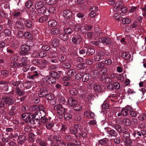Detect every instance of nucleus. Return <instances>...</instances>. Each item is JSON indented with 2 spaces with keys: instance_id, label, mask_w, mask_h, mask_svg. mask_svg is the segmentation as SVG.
Returning <instances> with one entry per match:
<instances>
[{
  "instance_id": "1",
  "label": "nucleus",
  "mask_w": 146,
  "mask_h": 146,
  "mask_svg": "<svg viewBox=\"0 0 146 146\" xmlns=\"http://www.w3.org/2000/svg\"><path fill=\"white\" fill-rule=\"evenodd\" d=\"M68 105L74 107V110L76 111H80L82 109L81 106L78 104L77 101L73 97L69 98L67 101Z\"/></svg>"
},
{
  "instance_id": "2",
  "label": "nucleus",
  "mask_w": 146,
  "mask_h": 146,
  "mask_svg": "<svg viewBox=\"0 0 146 146\" xmlns=\"http://www.w3.org/2000/svg\"><path fill=\"white\" fill-rule=\"evenodd\" d=\"M31 41H27L26 44L22 45L21 47V50L20 54L22 55H27L30 52V46L29 45Z\"/></svg>"
},
{
  "instance_id": "3",
  "label": "nucleus",
  "mask_w": 146,
  "mask_h": 146,
  "mask_svg": "<svg viewBox=\"0 0 146 146\" xmlns=\"http://www.w3.org/2000/svg\"><path fill=\"white\" fill-rule=\"evenodd\" d=\"M36 116V114L31 113L30 115L28 116L24 120L26 122L30 123L31 126L34 125L36 122H38L37 120L35 118Z\"/></svg>"
},
{
  "instance_id": "4",
  "label": "nucleus",
  "mask_w": 146,
  "mask_h": 146,
  "mask_svg": "<svg viewBox=\"0 0 146 146\" xmlns=\"http://www.w3.org/2000/svg\"><path fill=\"white\" fill-rule=\"evenodd\" d=\"M54 110L57 111V113L61 116V117H62L64 113L66 112V110L62 106L59 104H57L54 107Z\"/></svg>"
},
{
  "instance_id": "5",
  "label": "nucleus",
  "mask_w": 146,
  "mask_h": 146,
  "mask_svg": "<svg viewBox=\"0 0 146 146\" xmlns=\"http://www.w3.org/2000/svg\"><path fill=\"white\" fill-rule=\"evenodd\" d=\"M78 129H79L80 131H82L83 130V127L80 125L76 124L74 125V127L70 129V133L75 135V136L77 138L79 136L75 135V134L77 133Z\"/></svg>"
},
{
  "instance_id": "6",
  "label": "nucleus",
  "mask_w": 146,
  "mask_h": 146,
  "mask_svg": "<svg viewBox=\"0 0 146 146\" xmlns=\"http://www.w3.org/2000/svg\"><path fill=\"white\" fill-rule=\"evenodd\" d=\"M104 129L109 137H111L112 136L116 137L117 136V133L113 129H111L108 127H105Z\"/></svg>"
},
{
  "instance_id": "7",
  "label": "nucleus",
  "mask_w": 146,
  "mask_h": 146,
  "mask_svg": "<svg viewBox=\"0 0 146 146\" xmlns=\"http://www.w3.org/2000/svg\"><path fill=\"white\" fill-rule=\"evenodd\" d=\"M42 80L49 84L54 83L56 82V79L52 77L51 76H46L42 78Z\"/></svg>"
},
{
  "instance_id": "8",
  "label": "nucleus",
  "mask_w": 146,
  "mask_h": 146,
  "mask_svg": "<svg viewBox=\"0 0 146 146\" xmlns=\"http://www.w3.org/2000/svg\"><path fill=\"white\" fill-rule=\"evenodd\" d=\"M38 11L40 14L43 15L45 16H48L50 14L49 11L46 9L44 6L38 9Z\"/></svg>"
},
{
  "instance_id": "9",
  "label": "nucleus",
  "mask_w": 146,
  "mask_h": 146,
  "mask_svg": "<svg viewBox=\"0 0 146 146\" xmlns=\"http://www.w3.org/2000/svg\"><path fill=\"white\" fill-rule=\"evenodd\" d=\"M76 73L75 70L73 69H70L69 70L67 73L68 76L64 77L63 78V80H68L71 79V77L74 75Z\"/></svg>"
},
{
  "instance_id": "10",
  "label": "nucleus",
  "mask_w": 146,
  "mask_h": 146,
  "mask_svg": "<svg viewBox=\"0 0 146 146\" xmlns=\"http://www.w3.org/2000/svg\"><path fill=\"white\" fill-rule=\"evenodd\" d=\"M81 40V36L80 35H75L72 39V42L74 44H79Z\"/></svg>"
},
{
  "instance_id": "11",
  "label": "nucleus",
  "mask_w": 146,
  "mask_h": 146,
  "mask_svg": "<svg viewBox=\"0 0 146 146\" xmlns=\"http://www.w3.org/2000/svg\"><path fill=\"white\" fill-rule=\"evenodd\" d=\"M85 88V86H82L80 87L79 90V91H78V94L79 97L82 98L84 100L85 99L86 96L84 92Z\"/></svg>"
},
{
  "instance_id": "12",
  "label": "nucleus",
  "mask_w": 146,
  "mask_h": 146,
  "mask_svg": "<svg viewBox=\"0 0 146 146\" xmlns=\"http://www.w3.org/2000/svg\"><path fill=\"white\" fill-rule=\"evenodd\" d=\"M110 125L112 127H114L119 133L121 132V128L120 125L117 124L115 121H112L110 123Z\"/></svg>"
},
{
  "instance_id": "13",
  "label": "nucleus",
  "mask_w": 146,
  "mask_h": 146,
  "mask_svg": "<svg viewBox=\"0 0 146 146\" xmlns=\"http://www.w3.org/2000/svg\"><path fill=\"white\" fill-rule=\"evenodd\" d=\"M2 102H4L5 104L8 105H11L15 102V100H13L9 97H4L2 98Z\"/></svg>"
},
{
  "instance_id": "14",
  "label": "nucleus",
  "mask_w": 146,
  "mask_h": 146,
  "mask_svg": "<svg viewBox=\"0 0 146 146\" xmlns=\"http://www.w3.org/2000/svg\"><path fill=\"white\" fill-rule=\"evenodd\" d=\"M39 113H42V115H40L41 118V122L43 123H47L48 122L47 118L45 117L42 118L45 115V113L44 111V108L42 110H40L38 112V114Z\"/></svg>"
},
{
  "instance_id": "15",
  "label": "nucleus",
  "mask_w": 146,
  "mask_h": 146,
  "mask_svg": "<svg viewBox=\"0 0 146 146\" xmlns=\"http://www.w3.org/2000/svg\"><path fill=\"white\" fill-rule=\"evenodd\" d=\"M47 90L44 88H42L40 89L38 92V95L40 97H43L45 96L47 93Z\"/></svg>"
},
{
  "instance_id": "16",
  "label": "nucleus",
  "mask_w": 146,
  "mask_h": 146,
  "mask_svg": "<svg viewBox=\"0 0 146 146\" xmlns=\"http://www.w3.org/2000/svg\"><path fill=\"white\" fill-rule=\"evenodd\" d=\"M63 16L66 19H70L72 17V13L69 10H65L63 12Z\"/></svg>"
},
{
  "instance_id": "17",
  "label": "nucleus",
  "mask_w": 146,
  "mask_h": 146,
  "mask_svg": "<svg viewBox=\"0 0 146 146\" xmlns=\"http://www.w3.org/2000/svg\"><path fill=\"white\" fill-rule=\"evenodd\" d=\"M61 139L62 138L60 136L58 135H55L54 137V140L56 141V143H51V146H58V143L60 142Z\"/></svg>"
},
{
  "instance_id": "18",
  "label": "nucleus",
  "mask_w": 146,
  "mask_h": 146,
  "mask_svg": "<svg viewBox=\"0 0 146 146\" xmlns=\"http://www.w3.org/2000/svg\"><path fill=\"white\" fill-rule=\"evenodd\" d=\"M101 42L105 43L107 45H111V41L110 39L107 37H102L100 38Z\"/></svg>"
},
{
  "instance_id": "19",
  "label": "nucleus",
  "mask_w": 146,
  "mask_h": 146,
  "mask_svg": "<svg viewBox=\"0 0 146 146\" xmlns=\"http://www.w3.org/2000/svg\"><path fill=\"white\" fill-rule=\"evenodd\" d=\"M124 5L123 3L119 1L116 3L114 7V11L115 12L118 11Z\"/></svg>"
},
{
  "instance_id": "20",
  "label": "nucleus",
  "mask_w": 146,
  "mask_h": 146,
  "mask_svg": "<svg viewBox=\"0 0 146 146\" xmlns=\"http://www.w3.org/2000/svg\"><path fill=\"white\" fill-rule=\"evenodd\" d=\"M129 114V112L125 109L124 108H123L120 112H118L117 115L118 117H120L122 115L123 116H127Z\"/></svg>"
},
{
  "instance_id": "21",
  "label": "nucleus",
  "mask_w": 146,
  "mask_h": 146,
  "mask_svg": "<svg viewBox=\"0 0 146 146\" xmlns=\"http://www.w3.org/2000/svg\"><path fill=\"white\" fill-rule=\"evenodd\" d=\"M25 25L28 28H30L32 27V23L30 20L25 19H22Z\"/></svg>"
},
{
  "instance_id": "22",
  "label": "nucleus",
  "mask_w": 146,
  "mask_h": 146,
  "mask_svg": "<svg viewBox=\"0 0 146 146\" xmlns=\"http://www.w3.org/2000/svg\"><path fill=\"white\" fill-rule=\"evenodd\" d=\"M100 78L102 79L103 81L107 83H110L112 81V79L110 77H107L105 75L102 76Z\"/></svg>"
},
{
  "instance_id": "23",
  "label": "nucleus",
  "mask_w": 146,
  "mask_h": 146,
  "mask_svg": "<svg viewBox=\"0 0 146 146\" xmlns=\"http://www.w3.org/2000/svg\"><path fill=\"white\" fill-rule=\"evenodd\" d=\"M94 89L96 93H102L103 92L100 86L99 85H95L94 86Z\"/></svg>"
},
{
  "instance_id": "24",
  "label": "nucleus",
  "mask_w": 146,
  "mask_h": 146,
  "mask_svg": "<svg viewBox=\"0 0 146 146\" xmlns=\"http://www.w3.org/2000/svg\"><path fill=\"white\" fill-rule=\"evenodd\" d=\"M21 62L19 63L20 66H26L28 62V59L27 57H23L21 60Z\"/></svg>"
},
{
  "instance_id": "25",
  "label": "nucleus",
  "mask_w": 146,
  "mask_h": 146,
  "mask_svg": "<svg viewBox=\"0 0 146 146\" xmlns=\"http://www.w3.org/2000/svg\"><path fill=\"white\" fill-rule=\"evenodd\" d=\"M18 139L19 141L18 142L19 144L22 145L27 140L26 137L24 135H19L18 137Z\"/></svg>"
},
{
  "instance_id": "26",
  "label": "nucleus",
  "mask_w": 146,
  "mask_h": 146,
  "mask_svg": "<svg viewBox=\"0 0 146 146\" xmlns=\"http://www.w3.org/2000/svg\"><path fill=\"white\" fill-rule=\"evenodd\" d=\"M48 64V62L45 60H42L41 62L39 63L38 66L42 68H44Z\"/></svg>"
},
{
  "instance_id": "27",
  "label": "nucleus",
  "mask_w": 146,
  "mask_h": 146,
  "mask_svg": "<svg viewBox=\"0 0 146 146\" xmlns=\"http://www.w3.org/2000/svg\"><path fill=\"white\" fill-rule=\"evenodd\" d=\"M122 57L127 60H129L131 58V56L127 52H124L121 54Z\"/></svg>"
},
{
  "instance_id": "28",
  "label": "nucleus",
  "mask_w": 146,
  "mask_h": 146,
  "mask_svg": "<svg viewBox=\"0 0 146 146\" xmlns=\"http://www.w3.org/2000/svg\"><path fill=\"white\" fill-rule=\"evenodd\" d=\"M59 44V41L58 39L57 38H55L53 40L52 42V46L53 47H55L58 46Z\"/></svg>"
},
{
  "instance_id": "29",
  "label": "nucleus",
  "mask_w": 146,
  "mask_h": 146,
  "mask_svg": "<svg viewBox=\"0 0 146 146\" xmlns=\"http://www.w3.org/2000/svg\"><path fill=\"white\" fill-rule=\"evenodd\" d=\"M90 75L88 73H86L84 74L82 78V81L86 82L89 80L90 79Z\"/></svg>"
},
{
  "instance_id": "30",
  "label": "nucleus",
  "mask_w": 146,
  "mask_h": 146,
  "mask_svg": "<svg viewBox=\"0 0 146 146\" xmlns=\"http://www.w3.org/2000/svg\"><path fill=\"white\" fill-rule=\"evenodd\" d=\"M21 21H17L16 23V26L19 29H22L24 27V25L23 23L22 20Z\"/></svg>"
},
{
  "instance_id": "31",
  "label": "nucleus",
  "mask_w": 146,
  "mask_h": 146,
  "mask_svg": "<svg viewBox=\"0 0 146 146\" xmlns=\"http://www.w3.org/2000/svg\"><path fill=\"white\" fill-rule=\"evenodd\" d=\"M48 25L50 27H55L57 25V23L55 20H50L48 23Z\"/></svg>"
},
{
  "instance_id": "32",
  "label": "nucleus",
  "mask_w": 146,
  "mask_h": 146,
  "mask_svg": "<svg viewBox=\"0 0 146 146\" xmlns=\"http://www.w3.org/2000/svg\"><path fill=\"white\" fill-rule=\"evenodd\" d=\"M50 76L56 79V78H58L60 76V75L58 73L54 71H52L50 72Z\"/></svg>"
},
{
  "instance_id": "33",
  "label": "nucleus",
  "mask_w": 146,
  "mask_h": 146,
  "mask_svg": "<svg viewBox=\"0 0 146 146\" xmlns=\"http://www.w3.org/2000/svg\"><path fill=\"white\" fill-rule=\"evenodd\" d=\"M122 123L125 125L129 126L131 124L130 120L127 118L124 119L122 121Z\"/></svg>"
},
{
  "instance_id": "34",
  "label": "nucleus",
  "mask_w": 146,
  "mask_h": 146,
  "mask_svg": "<svg viewBox=\"0 0 146 146\" xmlns=\"http://www.w3.org/2000/svg\"><path fill=\"white\" fill-rule=\"evenodd\" d=\"M60 32V30L59 29L55 28L52 29L51 31V33L54 35H58L59 33Z\"/></svg>"
},
{
  "instance_id": "35",
  "label": "nucleus",
  "mask_w": 146,
  "mask_h": 146,
  "mask_svg": "<svg viewBox=\"0 0 146 146\" xmlns=\"http://www.w3.org/2000/svg\"><path fill=\"white\" fill-rule=\"evenodd\" d=\"M94 59L96 61H99L102 59L101 54L99 52H98L95 56Z\"/></svg>"
},
{
  "instance_id": "36",
  "label": "nucleus",
  "mask_w": 146,
  "mask_h": 146,
  "mask_svg": "<svg viewBox=\"0 0 146 146\" xmlns=\"http://www.w3.org/2000/svg\"><path fill=\"white\" fill-rule=\"evenodd\" d=\"M44 3L42 1H40L36 3L35 5V7L37 9L42 7L44 6Z\"/></svg>"
},
{
  "instance_id": "37",
  "label": "nucleus",
  "mask_w": 146,
  "mask_h": 146,
  "mask_svg": "<svg viewBox=\"0 0 146 146\" xmlns=\"http://www.w3.org/2000/svg\"><path fill=\"white\" fill-rule=\"evenodd\" d=\"M70 94L72 95H75L78 93L77 89L74 88H71L69 91Z\"/></svg>"
},
{
  "instance_id": "38",
  "label": "nucleus",
  "mask_w": 146,
  "mask_h": 146,
  "mask_svg": "<svg viewBox=\"0 0 146 146\" xmlns=\"http://www.w3.org/2000/svg\"><path fill=\"white\" fill-rule=\"evenodd\" d=\"M91 76L93 79L96 78L98 75V72L97 70L93 71L91 73Z\"/></svg>"
},
{
  "instance_id": "39",
  "label": "nucleus",
  "mask_w": 146,
  "mask_h": 146,
  "mask_svg": "<svg viewBox=\"0 0 146 146\" xmlns=\"http://www.w3.org/2000/svg\"><path fill=\"white\" fill-rule=\"evenodd\" d=\"M35 135L33 133H30L29 134L28 139L29 141L33 142L34 141Z\"/></svg>"
},
{
  "instance_id": "40",
  "label": "nucleus",
  "mask_w": 146,
  "mask_h": 146,
  "mask_svg": "<svg viewBox=\"0 0 146 146\" xmlns=\"http://www.w3.org/2000/svg\"><path fill=\"white\" fill-rule=\"evenodd\" d=\"M45 97L47 100H52L54 98V95L52 94H47V93Z\"/></svg>"
},
{
  "instance_id": "41",
  "label": "nucleus",
  "mask_w": 146,
  "mask_h": 146,
  "mask_svg": "<svg viewBox=\"0 0 146 146\" xmlns=\"http://www.w3.org/2000/svg\"><path fill=\"white\" fill-rule=\"evenodd\" d=\"M95 52L94 50L92 48H89L87 50L86 54L88 55H92L94 54Z\"/></svg>"
},
{
  "instance_id": "42",
  "label": "nucleus",
  "mask_w": 146,
  "mask_h": 146,
  "mask_svg": "<svg viewBox=\"0 0 146 146\" xmlns=\"http://www.w3.org/2000/svg\"><path fill=\"white\" fill-rule=\"evenodd\" d=\"M60 37L63 40H67L68 39V36L65 33H62L60 35Z\"/></svg>"
},
{
  "instance_id": "43",
  "label": "nucleus",
  "mask_w": 146,
  "mask_h": 146,
  "mask_svg": "<svg viewBox=\"0 0 146 146\" xmlns=\"http://www.w3.org/2000/svg\"><path fill=\"white\" fill-rule=\"evenodd\" d=\"M65 33L67 35L71 34L73 32L72 29L70 28H67L64 29Z\"/></svg>"
},
{
  "instance_id": "44",
  "label": "nucleus",
  "mask_w": 146,
  "mask_h": 146,
  "mask_svg": "<svg viewBox=\"0 0 146 146\" xmlns=\"http://www.w3.org/2000/svg\"><path fill=\"white\" fill-rule=\"evenodd\" d=\"M131 20L128 18H125L123 19L122 22L124 24H129L131 22Z\"/></svg>"
},
{
  "instance_id": "45",
  "label": "nucleus",
  "mask_w": 146,
  "mask_h": 146,
  "mask_svg": "<svg viewBox=\"0 0 146 146\" xmlns=\"http://www.w3.org/2000/svg\"><path fill=\"white\" fill-rule=\"evenodd\" d=\"M48 18L46 16L41 17L39 19V21L40 23L44 22L47 21Z\"/></svg>"
},
{
  "instance_id": "46",
  "label": "nucleus",
  "mask_w": 146,
  "mask_h": 146,
  "mask_svg": "<svg viewBox=\"0 0 146 146\" xmlns=\"http://www.w3.org/2000/svg\"><path fill=\"white\" fill-rule=\"evenodd\" d=\"M64 117L66 120H69L72 117V115L71 114L69 113H67L65 114Z\"/></svg>"
},
{
  "instance_id": "47",
  "label": "nucleus",
  "mask_w": 146,
  "mask_h": 146,
  "mask_svg": "<svg viewBox=\"0 0 146 146\" xmlns=\"http://www.w3.org/2000/svg\"><path fill=\"white\" fill-rule=\"evenodd\" d=\"M33 3L32 1H27L25 3V6L28 8H30L33 5Z\"/></svg>"
},
{
  "instance_id": "48",
  "label": "nucleus",
  "mask_w": 146,
  "mask_h": 146,
  "mask_svg": "<svg viewBox=\"0 0 146 146\" xmlns=\"http://www.w3.org/2000/svg\"><path fill=\"white\" fill-rule=\"evenodd\" d=\"M24 36L25 37L29 39H31L32 38V35L30 33L28 32H27L25 33Z\"/></svg>"
},
{
  "instance_id": "49",
  "label": "nucleus",
  "mask_w": 146,
  "mask_h": 146,
  "mask_svg": "<svg viewBox=\"0 0 146 146\" xmlns=\"http://www.w3.org/2000/svg\"><path fill=\"white\" fill-rule=\"evenodd\" d=\"M63 67L66 69L69 68L71 67V65L68 62H64L62 64Z\"/></svg>"
},
{
  "instance_id": "50",
  "label": "nucleus",
  "mask_w": 146,
  "mask_h": 146,
  "mask_svg": "<svg viewBox=\"0 0 146 146\" xmlns=\"http://www.w3.org/2000/svg\"><path fill=\"white\" fill-rule=\"evenodd\" d=\"M120 10L121 11V12L120 13L121 15H123V13H126L127 11V9L126 7H125L124 5L121 7L120 9Z\"/></svg>"
},
{
  "instance_id": "51",
  "label": "nucleus",
  "mask_w": 146,
  "mask_h": 146,
  "mask_svg": "<svg viewBox=\"0 0 146 146\" xmlns=\"http://www.w3.org/2000/svg\"><path fill=\"white\" fill-rule=\"evenodd\" d=\"M105 65L102 62H99L97 66V67L98 69H102V68H104V67Z\"/></svg>"
},
{
  "instance_id": "52",
  "label": "nucleus",
  "mask_w": 146,
  "mask_h": 146,
  "mask_svg": "<svg viewBox=\"0 0 146 146\" xmlns=\"http://www.w3.org/2000/svg\"><path fill=\"white\" fill-rule=\"evenodd\" d=\"M108 140L107 138H104L100 140L99 143L101 145H105Z\"/></svg>"
},
{
  "instance_id": "53",
  "label": "nucleus",
  "mask_w": 146,
  "mask_h": 146,
  "mask_svg": "<svg viewBox=\"0 0 146 146\" xmlns=\"http://www.w3.org/2000/svg\"><path fill=\"white\" fill-rule=\"evenodd\" d=\"M16 93L18 95L21 96L23 94V92L21 91L20 89L18 87L16 88Z\"/></svg>"
},
{
  "instance_id": "54",
  "label": "nucleus",
  "mask_w": 146,
  "mask_h": 146,
  "mask_svg": "<svg viewBox=\"0 0 146 146\" xmlns=\"http://www.w3.org/2000/svg\"><path fill=\"white\" fill-rule=\"evenodd\" d=\"M53 124L50 122L48 121L46 123V127L48 129H50L53 125Z\"/></svg>"
},
{
  "instance_id": "55",
  "label": "nucleus",
  "mask_w": 146,
  "mask_h": 146,
  "mask_svg": "<svg viewBox=\"0 0 146 146\" xmlns=\"http://www.w3.org/2000/svg\"><path fill=\"white\" fill-rule=\"evenodd\" d=\"M86 63L87 64L91 65L93 63V60L91 58H88L85 60Z\"/></svg>"
},
{
  "instance_id": "56",
  "label": "nucleus",
  "mask_w": 146,
  "mask_h": 146,
  "mask_svg": "<svg viewBox=\"0 0 146 146\" xmlns=\"http://www.w3.org/2000/svg\"><path fill=\"white\" fill-rule=\"evenodd\" d=\"M11 84H12L14 86H18L20 84V82L19 81H16L15 82L14 81L12 80L10 82Z\"/></svg>"
},
{
  "instance_id": "57",
  "label": "nucleus",
  "mask_w": 146,
  "mask_h": 146,
  "mask_svg": "<svg viewBox=\"0 0 146 146\" xmlns=\"http://www.w3.org/2000/svg\"><path fill=\"white\" fill-rule=\"evenodd\" d=\"M46 52L44 51H42L39 53L36 56H38L39 57L42 58L45 56H46Z\"/></svg>"
},
{
  "instance_id": "58",
  "label": "nucleus",
  "mask_w": 146,
  "mask_h": 146,
  "mask_svg": "<svg viewBox=\"0 0 146 146\" xmlns=\"http://www.w3.org/2000/svg\"><path fill=\"white\" fill-rule=\"evenodd\" d=\"M107 71V69L106 68H104L101 69L99 72L100 74L102 75L106 73Z\"/></svg>"
},
{
  "instance_id": "59",
  "label": "nucleus",
  "mask_w": 146,
  "mask_h": 146,
  "mask_svg": "<svg viewBox=\"0 0 146 146\" xmlns=\"http://www.w3.org/2000/svg\"><path fill=\"white\" fill-rule=\"evenodd\" d=\"M98 8L97 7L94 6H91L90 8V10L91 11L95 12L96 13L98 11Z\"/></svg>"
},
{
  "instance_id": "60",
  "label": "nucleus",
  "mask_w": 146,
  "mask_h": 146,
  "mask_svg": "<svg viewBox=\"0 0 146 146\" xmlns=\"http://www.w3.org/2000/svg\"><path fill=\"white\" fill-rule=\"evenodd\" d=\"M1 73L4 77H6L8 75L9 72L6 70H3L1 72Z\"/></svg>"
},
{
  "instance_id": "61",
  "label": "nucleus",
  "mask_w": 146,
  "mask_h": 146,
  "mask_svg": "<svg viewBox=\"0 0 146 146\" xmlns=\"http://www.w3.org/2000/svg\"><path fill=\"white\" fill-rule=\"evenodd\" d=\"M58 67L57 65L52 64L48 66V68L49 70H54L57 68Z\"/></svg>"
},
{
  "instance_id": "62",
  "label": "nucleus",
  "mask_w": 146,
  "mask_h": 146,
  "mask_svg": "<svg viewBox=\"0 0 146 146\" xmlns=\"http://www.w3.org/2000/svg\"><path fill=\"white\" fill-rule=\"evenodd\" d=\"M113 84L114 88L116 89H118L120 88V85L118 82H115Z\"/></svg>"
},
{
  "instance_id": "63",
  "label": "nucleus",
  "mask_w": 146,
  "mask_h": 146,
  "mask_svg": "<svg viewBox=\"0 0 146 146\" xmlns=\"http://www.w3.org/2000/svg\"><path fill=\"white\" fill-rule=\"evenodd\" d=\"M58 59L60 62H63L66 60V58L62 55L59 56Z\"/></svg>"
},
{
  "instance_id": "64",
  "label": "nucleus",
  "mask_w": 146,
  "mask_h": 146,
  "mask_svg": "<svg viewBox=\"0 0 146 146\" xmlns=\"http://www.w3.org/2000/svg\"><path fill=\"white\" fill-rule=\"evenodd\" d=\"M127 111H129L130 112L131 111H133V108L130 106L127 105L124 108Z\"/></svg>"
}]
</instances>
